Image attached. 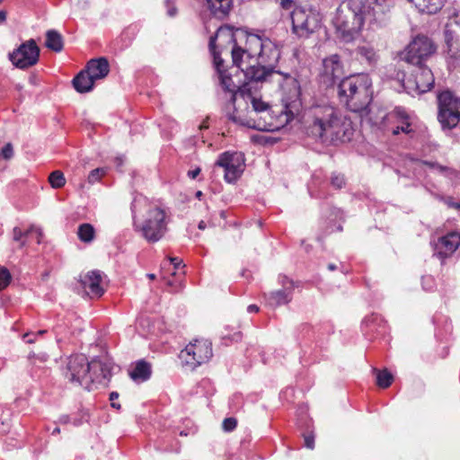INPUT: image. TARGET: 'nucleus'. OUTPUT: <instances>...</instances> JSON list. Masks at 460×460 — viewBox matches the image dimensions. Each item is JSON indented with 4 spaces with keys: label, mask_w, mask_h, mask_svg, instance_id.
Wrapping results in <instances>:
<instances>
[{
    "label": "nucleus",
    "mask_w": 460,
    "mask_h": 460,
    "mask_svg": "<svg viewBox=\"0 0 460 460\" xmlns=\"http://www.w3.org/2000/svg\"><path fill=\"white\" fill-rule=\"evenodd\" d=\"M391 7V0H386L385 4L380 0L371 3L346 0L337 8L332 24L338 37L344 42H350L360 35L365 22H368L371 28L385 25Z\"/></svg>",
    "instance_id": "nucleus-1"
},
{
    "label": "nucleus",
    "mask_w": 460,
    "mask_h": 460,
    "mask_svg": "<svg viewBox=\"0 0 460 460\" xmlns=\"http://www.w3.org/2000/svg\"><path fill=\"white\" fill-rule=\"evenodd\" d=\"M244 48H234L233 63L239 68L248 80L264 82L256 76L257 70L263 68L267 71H277L276 65L280 58L278 46L269 38L256 34H243Z\"/></svg>",
    "instance_id": "nucleus-2"
},
{
    "label": "nucleus",
    "mask_w": 460,
    "mask_h": 460,
    "mask_svg": "<svg viewBox=\"0 0 460 460\" xmlns=\"http://www.w3.org/2000/svg\"><path fill=\"white\" fill-rule=\"evenodd\" d=\"M307 134L323 142L350 139V123L343 121L330 105H315L307 113Z\"/></svg>",
    "instance_id": "nucleus-3"
},
{
    "label": "nucleus",
    "mask_w": 460,
    "mask_h": 460,
    "mask_svg": "<svg viewBox=\"0 0 460 460\" xmlns=\"http://www.w3.org/2000/svg\"><path fill=\"white\" fill-rule=\"evenodd\" d=\"M258 82L249 80L240 88V96L246 103L250 102L252 109L246 114H242L236 109L227 113L229 120L236 125L247 127L260 131H275L279 126L274 123V117L270 106L263 102L252 92L254 84Z\"/></svg>",
    "instance_id": "nucleus-4"
},
{
    "label": "nucleus",
    "mask_w": 460,
    "mask_h": 460,
    "mask_svg": "<svg viewBox=\"0 0 460 460\" xmlns=\"http://www.w3.org/2000/svg\"><path fill=\"white\" fill-rule=\"evenodd\" d=\"M64 375L69 382L93 390L107 385L111 376V366L99 358L89 361L84 355L76 354L68 358Z\"/></svg>",
    "instance_id": "nucleus-5"
},
{
    "label": "nucleus",
    "mask_w": 460,
    "mask_h": 460,
    "mask_svg": "<svg viewBox=\"0 0 460 460\" xmlns=\"http://www.w3.org/2000/svg\"><path fill=\"white\" fill-rule=\"evenodd\" d=\"M371 80L367 75H350L339 84V98L353 112L363 111L371 102Z\"/></svg>",
    "instance_id": "nucleus-6"
},
{
    "label": "nucleus",
    "mask_w": 460,
    "mask_h": 460,
    "mask_svg": "<svg viewBox=\"0 0 460 460\" xmlns=\"http://www.w3.org/2000/svg\"><path fill=\"white\" fill-rule=\"evenodd\" d=\"M370 121L380 128L391 130L394 135L400 132L408 134L412 131L411 118L402 108H396L387 113L384 110H377L375 114L370 111Z\"/></svg>",
    "instance_id": "nucleus-7"
},
{
    "label": "nucleus",
    "mask_w": 460,
    "mask_h": 460,
    "mask_svg": "<svg viewBox=\"0 0 460 460\" xmlns=\"http://www.w3.org/2000/svg\"><path fill=\"white\" fill-rule=\"evenodd\" d=\"M253 76H256L259 80H264V82L278 83L282 90L287 108L289 105L296 106L299 102L301 94L300 84L296 78L289 74H284L280 71H267L260 68Z\"/></svg>",
    "instance_id": "nucleus-8"
},
{
    "label": "nucleus",
    "mask_w": 460,
    "mask_h": 460,
    "mask_svg": "<svg viewBox=\"0 0 460 460\" xmlns=\"http://www.w3.org/2000/svg\"><path fill=\"white\" fill-rule=\"evenodd\" d=\"M168 217L166 211L158 207H151L146 215L141 226V233L144 238L150 242L159 241L167 232Z\"/></svg>",
    "instance_id": "nucleus-9"
},
{
    "label": "nucleus",
    "mask_w": 460,
    "mask_h": 460,
    "mask_svg": "<svg viewBox=\"0 0 460 460\" xmlns=\"http://www.w3.org/2000/svg\"><path fill=\"white\" fill-rule=\"evenodd\" d=\"M445 52L451 64L460 62V13L454 11L444 27Z\"/></svg>",
    "instance_id": "nucleus-10"
},
{
    "label": "nucleus",
    "mask_w": 460,
    "mask_h": 460,
    "mask_svg": "<svg viewBox=\"0 0 460 460\" xmlns=\"http://www.w3.org/2000/svg\"><path fill=\"white\" fill-rule=\"evenodd\" d=\"M436 50L437 46L429 37L419 34L405 48L402 58L413 66L423 65Z\"/></svg>",
    "instance_id": "nucleus-11"
},
{
    "label": "nucleus",
    "mask_w": 460,
    "mask_h": 460,
    "mask_svg": "<svg viewBox=\"0 0 460 460\" xmlns=\"http://www.w3.org/2000/svg\"><path fill=\"white\" fill-rule=\"evenodd\" d=\"M212 356V343L204 339L190 342L180 353L182 363L191 368L207 363Z\"/></svg>",
    "instance_id": "nucleus-12"
},
{
    "label": "nucleus",
    "mask_w": 460,
    "mask_h": 460,
    "mask_svg": "<svg viewBox=\"0 0 460 460\" xmlns=\"http://www.w3.org/2000/svg\"><path fill=\"white\" fill-rule=\"evenodd\" d=\"M434 75L430 68L424 65L415 66L411 75L402 80L404 90L411 95L429 92L434 85Z\"/></svg>",
    "instance_id": "nucleus-13"
},
{
    "label": "nucleus",
    "mask_w": 460,
    "mask_h": 460,
    "mask_svg": "<svg viewBox=\"0 0 460 460\" xmlns=\"http://www.w3.org/2000/svg\"><path fill=\"white\" fill-rule=\"evenodd\" d=\"M438 120L443 127L453 128L460 119V99L449 91L442 92L438 96Z\"/></svg>",
    "instance_id": "nucleus-14"
},
{
    "label": "nucleus",
    "mask_w": 460,
    "mask_h": 460,
    "mask_svg": "<svg viewBox=\"0 0 460 460\" xmlns=\"http://www.w3.org/2000/svg\"><path fill=\"white\" fill-rule=\"evenodd\" d=\"M293 31L299 37H308L320 26L319 14L313 11L296 8L291 15Z\"/></svg>",
    "instance_id": "nucleus-15"
},
{
    "label": "nucleus",
    "mask_w": 460,
    "mask_h": 460,
    "mask_svg": "<svg viewBox=\"0 0 460 460\" xmlns=\"http://www.w3.org/2000/svg\"><path fill=\"white\" fill-rule=\"evenodd\" d=\"M40 57V49L33 40H30L12 53L9 54V59L18 68L25 69L34 66Z\"/></svg>",
    "instance_id": "nucleus-16"
},
{
    "label": "nucleus",
    "mask_w": 460,
    "mask_h": 460,
    "mask_svg": "<svg viewBox=\"0 0 460 460\" xmlns=\"http://www.w3.org/2000/svg\"><path fill=\"white\" fill-rule=\"evenodd\" d=\"M215 165L222 167L225 170V180L232 183L243 173L244 169V158L240 153L226 152L219 156Z\"/></svg>",
    "instance_id": "nucleus-17"
},
{
    "label": "nucleus",
    "mask_w": 460,
    "mask_h": 460,
    "mask_svg": "<svg viewBox=\"0 0 460 460\" xmlns=\"http://www.w3.org/2000/svg\"><path fill=\"white\" fill-rule=\"evenodd\" d=\"M234 48L243 47L237 43L236 35L227 26L218 28L215 36L210 38L209 49L214 59L216 56L220 57V54L227 49H230L231 56L233 57Z\"/></svg>",
    "instance_id": "nucleus-18"
},
{
    "label": "nucleus",
    "mask_w": 460,
    "mask_h": 460,
    "mask_svg": "<svg viewBox=\"0 0 460 460\" xmlns=\"http://www.w3.org/2000/svg\"><path fill=\"white\" fill-rule=\"evenodd\" d=\"M343 64L337 54L331 55L323 60L320 78L325 86L333 85L343 75Z\"/></svg>",
    "instance_id": "nucleus-19"
},
{
    "label": "nucleus",
    "mask_w": 460,
    "mask_h": 460,
    "mask_svg": "<svg viewBox=\"0 0 460 460\" xmlns=\"http://www.w3.org/2000/svg\"><path fill=\"white\" fill-rule=\"evenodd\" d=\"M460 245V234L451 232L434 242V254L440 259L451 256Z\"/></svg>",
    "instance_id": "nucleus-20"
},
{
    "label": "nucleus",
    "mask_w": 460,
    "mask_h": 460,
    "mask_svg": "<svg viewBox=\"0 0 460 460\" xmlns=\"http://www.w3.org/2000/svg\"><path fill=\"white\" fill-rule=\"evenodd\" d=\"M280 283L282 289L270 292L267 296V303L271 307L287 305L292 300V292L295 288L293 281L287 277H282Z\"/></svg>",
    "instance_id": "nucleus-21"
},
{
    "label": "nucleus",
    "mask_w": 460,
    "mask_h": 460,
    "mask_svg": "<svg viewBox=\"0 0 460 460\" xmlns=\"http://www.w3.org/2000/svg\"><path fill=\"white\" fill-rule=\"evenodd\" d=\"M214 64L217 71L222 88L232 94L231 101L234 102L236 95H240V88H242L243 85H239L233 81L230 75L225 70L223 59L220 57L216 56Z\"/></svg>",
    "instance_id": "nucleus-22"
},
{
    "label": "nucleus",
    "mask_w": 460,
    "mask_h": 460,
    "mask_svg": "<svg viewBox=\"0 0 460 460\" xmlns=\"http://www.w3.org/2000/svg\"><path fill=\"white\" fill-rule=\"evenodd\" d=\"M81 281L84 288L88 290V293L92 296L100 297L104 293V289L101 285L102 281L101 271H89Z\"/></svg>",
    "instance_id": "nucleus-23"
},
{
    "label": "nucleus",
    "mask_w": 460,
    "mask_h": 460,
    "mask_svg": "<svg viewBox=\"0 0 460 460\" xmlns=\"http://www.w3.org/2000/svg\"><path fill=\"white\" fill-rule=\"evenodd\" d=\"M85 71L94 79H102L110 72V65L105 58L91 59L86 66Z\"/></svg>",
    "instance_id": "nucleus-24"
},
{
    "label": "nucleus",
    "mask_w": 460,
    "mask_h": 460,
    "mask_svg": "<svg viewBox=\"0 0 460 460\" xmlns=\"http://www.w3.org/2000/svg\"><path fill=\"white\" fill-rule=\"evenodd\" d=\"M412 3L420 12L429 14L437 13L444 6L446 0H408Z\"/></svg>",
    "instance_id": "nucleus-25"
},
{
    "label": "nucleus",
    "mask_w": 460,
    "mask_h": 460,
    "mask_svg": "<svg viewBox=\"0 0 460 460\" xmlns=\"http://www.w3.org/2000/svg\"><path fill=\"white\" fill-rule=\"evenodd\" d=\"M210 12L218 18H224L230 11L232 0H206Z\"/></svg>",
    "instance_id": "nucleus-26"
},
{
    "label": "nucleus",
    "mask_w": 460,
    "mask_h": 460,
    "mask_svg": "<svg viewBox=\"0 0 460 460\" xmlns=\"http://www.w3.org/2000/svg\"><path fill=\"white\" fill-rule=\"evenodd\" d=\"M95 80L85 71H81L73 80L75 89L79 93L90 92Z\"/></svg>",
    "instance_id": "nucleus-27"
},
{
    "label": "nucleus",
    "mask_w": 460,
    "mask_h": 460,
    "mask_svg": "<svg viewBox=\"0 0 460 460\" xmlns=\"http://www.w3.org/2000/svg\"><path fill=\"white\" fill-rule=\"evenodd\" d=\"M129 375L134 381H146L151 376V366L143 360L138 361Z\"/></svg>",
    "instance_id": "nucleus-28"
},
{
    "label": "nucleus",
    "mask_w": 460,
    "mask_h": 460,
    "mask_svg": "<svg viewBox=\"0 0 460 460\" xmlns=\"http://www.w3.org/2000/svg\"><path fill=\"white\" fill-rule=\"evenodd\" d=\"M46 47L55 52H60L63 49V38L60 33L55 30H49L46 33Z\"/></svg>",
    "instance_id": "nucleus-29"
},
{
    "label": "nucleus",
    "mask_w": 460,
    "mask_h": 460,
    "mask_svg": "<svg viewBox=\"0 0 460 460\" xmlns=\"http://www.w3.org/2000/svg\"><path fill=\"white\" fill-rule=\"evenodd\" d=\"M77 235L80 241L84 243H91L95 237L94 227L88 223L81 224L77 229Z\"/></svg>",
    "instance_id": "nucleus-30"
},
{
    "label": "nucleus",
    "mask_w": 460,
    "mask_h": 460,
    "mask_svg": "<svg viewBox=\"0 0 460 460\" xmlns=\"http://www.w3.org/2000/svg\"><path fill=\"white\" fill-rule=\"evenodd\" d=\"M358 55L365 58L368 64H374L377 60V55L374 48L368 45H363L358 48Z\"/></svg>",
    "instance_id": "nucleus-31"
},
{
    "label": "nucleus",
    "mask_w": 460,
    "mask_h": 460,
    "mask_svg": "<svg viewBox=\"0 0 460 460\" xmlns=\"http://www.w3.org/2000/svg\"><path fill=\"white\" fill-rule=\"evenodd\" d=\"M49 181L52 188L59 189L65 185L66 179L62 172L54 171L50 173Z\"/></svg>",
    "instance_id": "nucleus-32"
},
{
    "label": "nucleus",
    "mask_w": 460,
    "mask_h": 460,
    "mask_svg": "<svg viewBox=\"0 0 460 460\" xmlns=\"http://www.w3.org/2000/svg\"><path fill=\"white\" fill-rule=\"evenodd\" d=\"M393 381V376L387 370L378 371L376 375V384L382 388L390 386Z\"/></svg>",
    "instance_id": "nucleus-33"
},
{
    "label": "nucleus",
    "mask_w": 460,
    "mask_h": 460,
    "mask_svg": "<svg viewBox=\"0 0 460 460\" xmlns=\"http://www.w3.org/2000/svg\"><path fill=\"white\" fill-rule=\"evenodd\" d=\"M30 234L29 229L26 231H22L19 227H14L13 230V241L19 243V247L22 248L26 245V240L27 236Z\"/></svg>",
    "instance_id": "nucleus-34"
},
{
    "label": "nucleus",
    "mask_w": 460,
    "mask_h": 460,
    "mask_svg": "<svg viewBox=\"0 0 460 460\" xmlns=\"http://www.w3.org/2000/svg\"><path fill=\"white\" fill-rule=\"evenodd\" d=\"M12 275L10 271L3 266H0V290L4 289L11 282Z\"/></svg>",
    "instance_id": "nucleus-35"
},
{
    "label": "nucleus",
    "mask_w": 460,
    "mask_h": 460,
    "mask_svg": "<svg viewBox=\"0 0 460 460\" xmlns=\"http://www.w3.org/2000/svg\"><path fill=\"white\" fill-rule=\"evenodd\" d=\"M105 172L102 168H96L90 172L88 175V181L91 184H93L101 180V178L104 175Z\"/></svg>",
    "instance_id": "nucleus-36"
},
{
    "label": "nucleus",
    "mask_w": 460,
    "mask_h": 460,
    "mask_svg": "<svg viewBox=\"0 0 460 460\" xmlns=\"http://www.w3.org/2000/svg\"><path fill=\"white\" fill-rule=\"evenodd\" d=\"M237 425V420L234 418H226L223 421V429L225 431H233Z\"/></svg>",
    "instance_id": "nucleus-37"
},
{
    "label": "nucleus",
    "mask_w": 460,
    "mask_h": 460,
    "mask_svg": "<svg viewBox=\"0 0 460 460\" xmlns=\"http://www.w3.org/2000/svg\"><path fill=\"white\" fill-rule=\"evenodd\" d=\"M331 182L335 188L341 189L345 184L344 177L341 174H333Z\"/></svg>",
    "instance_id": "nucleus-38"
},
{
    "label": "nucleus",
    "mask_w": 460,
    "mask_h": 460,
    "mask_svg": "<svg viewBox=\"0 0 460 460\" xmlns=\"http://www.w3.org/2000/svg\"><path fill=\"white\" fill-rule=\"evenodd\" d=\"M29 231H30V234H36V241L38 243H40L41 238L43 235L42 229L38 226H31L29 228Z\"/></svg>",
    "instance_id": "nucleus-39"
},
{
    "label": "nucleus",
    "mask_w": 460,
    "mask_h": 460,
    "mask_svg": "<svg viewBox=\"0 0 460 460\" xmlns=\"http://www.w3.org/2000/svg\"><path fill=\"white\" fill-rule=\"evenodd\" d=\"M29 358L31 360L32 364H36L37 360H39L41 363L45 362L48 358V356L44 353H40L38 356H36L35 354H30Z\"/></svg>",
    "instance_id": "nucleus-40"
},
{
    "label": "nucleus",
    "mask_w": 460,
    "mask_h": 460,
    "mask_svg": "<svg viewBox=\"0 0 460 460\" xmlns=\"http://www.w3.org/2000/svg\"><path fill=\"white\" fill-rule=\"evenodd\" d=\"M305 446L307 448L313 449L314 447V438L311 435L305 437Z\"/></svg>",
    "instance_id": "nucleus-41"
},
{
    "label": "nucleus",
    "mask_w": 460,
    "mask_h": 460,
    "mask_svg": "<svg viewBox=\"0 0 460 460\" xmlns=\"http://www.w3.org/2000/svg\"><path fill=\"white\" fill-rule=\"evenodd\" d=\"M44 332H45V331H40V332H38L37 333H25V334L23 335V338H24V339L28 338V339L26 340V342H28V343H33V342H34V339L31 338V336H34V337H36V336H38V335H41V334H42V333H44Z\"/></svg>",
    "instance_id": "nucleus-42"
},
{
    "label": "nucleus",
    "mask_w": 460,
    "mask_h": 460,
    "mask_svg": "<svg viewBox=\"0 0 460 460\" xmlns=\"http://www.w3.org/2000/svg\"><path fill=\"white\" fill-rule=\"evenodd\" d=\"M199 172H200V169L199 168H196V169H194L192 171H189L188 175H189L190 178L195 179L199 174Z\"/></svg>",
    "instance_id": "nucleus-43"
},
{
    "label": "nucleus",
    "mask_w": 460,
    "mask_h": 460,
    "mask_svg": "<svg viewBox=\"0 0 460 460\" xmlns=\"http://www.w3.org/2000/svg\"><path fill=\"white\" fill-rule=\"evenodd\" d=\"M171 262L173 264L174 269H178L181 264V261L178 258H170Z\"/></svg>",
    "instance_id": "nucleus-44"
},
{
    "label": "nucleus",
    "mask_w": 460,
    "mask_h": 460,
    "mask_svg": "<svg viewBox=\"0 0 460 460\" xmlns=\"http://www.w3.org/2000/svg\"><path fill=\"white\" fill-rule=\"evenodd\" d=\"M291 0H281L280 4L283 8L288 9L291 5Z\"/></svg>",
    "instance_id": "nucleus-45"
},
{
    "label": "nucleus",
    "mask_w": 460,
    "mask_h": 460,
    "mask_svg": "<svg viewBox=\"0 0 460 460\" xmlns=\"http://www.w3.org/2000/svg\"><path fill=\"white\" fill-rule=\"evenodd\" d=\"M247 311L249 313H257V312H259V307L256 305H250L247 307Z\"/></svg>",
    "instance_id": "nucleus-46"
},
{
    "label": "nucleus",
    "mask_w": 460,
    "mask_h": 460,
    "mask_svg": "<svg viewBox=\"0 0 460 460\" xmlns=\"http://www.w3.org/2000/svg\"><path fill=\"white\" fill-rule=\"evenodd\" d=\"M447 205L449 207H452V208H457V209H460V203H457V202H454L452 201L451 199H448L447 201Z\"/></svg>",
    "instance_id": "nucleus-47"
},
{
    "label": "nucleus",
    "mask_w": 460,
    "mask_h": 460,
    "mask_svg": "<svg viewBox=\"0 0 460 460\" xmlns=\"http://www.w3.org/2000/svg\"><path fill=\"white\" fill-rule=\"evenodd\" d=\"M6 20V12L0 10V24L4 23Z\"/></svg>",
    "instance_id": "nucleus-48"
},
{
    "label": "nucleus",
    "mask_w": 460,
    "mask_h": 460,
    "mask_svg": "<svg viewBox=\"0 0 460 460\" xmlns=\"http://www.w3.org/2000/svg\"><path fill=\"white\" fill-rule=\"evenodd\" d=\"M119 394L117 392H112L110 394V400L114 401L115 399H118Z\"/></svg>",
    "instance_id": "nucleus-49"
},
{
    "label": "nucleus",
    "mask_w": 460,
    "mask_h": 460,
    "mask_svg": "<svg viewBox=\"0 0 460 460\" xmlns=\"http://www.w3.org/2000/svg\"><path fill=\"white\" fill-rule=\"evenodd\" d=\"M436 167H437L439 171H441V172H442V171H447V172H450V173H451V172H453V171H452V170H450V169H447V168H444V167H443V166H441V165H437Z\"/></svg>",
    "instance_id": "nucleus-50"
},
{
    "label": "nucleus",
    "mask_w": 460,
    "mask_h": 460,
    "mask_svg": "<svg viewBox=\"0 0 460 460\" xmlns=\"http://www.w3.org/2000/svg\"><path fill=\"white\" fill-rule=\"evenodd\" d=\"M199 229L204 230L206 228V224L204 221H200L198 226Z\"/></svg>",
    "instance_id": "nucleus-51"
},
{
    "label": "nucleus",
    "mask_w": 460,
    "mask_h": 460,
    "mask_svg": "<svg viewBox=\"0 0 460 460\" xmlns=\"http://www.w3.org/2000/svg\"><path fill=\"white\" fill-rule=\"evenodd\" d=\"M336 268H337V267H336V265H335V264H333V263H330V264L328 265V269H329L330 270H336Z\"/></svg>",
    "instance_id": "nucleus-52"
},
{
    "label": "nucleus",
    "mask_w": 460,
    "mask_h": 460,
    "mask_svg": "<svg viewBox=\"0 0 460 460\" xmlns=\"http://www.w3.org/2000/svg\"><path fill=\"white\" fill-rule=\"evenodd\" d=\"M147 278H148L149 279L153 280V279H155V274H153V273H149V274H147Z\"/></svg>",
    "instance_id": "nucleus-53"
},
{
    "label": "nucleus",
    "mask_w": 460,
    "mask_h": 460,
    "mask_svg": "<svg viewBox=\"0 0 460 460\" xmlns=\"http://www.w3.org/2000/svg\"><path fill=\"white\" fill-rule=\"evenodd\" d=\"M111 406H112L113 408H117V409H119V408H120V405H119V404H117V403L113 402H111Z\"/></svg>",
    "instance_id": "nucleus-54"
},
{
    "label": "nucleus",
    "mask_w": 460,
    "mask_h": 460,
    "mask_svg": "<svg viewBox=\"0 0 460 460\" xmlns=\"http://www.w3.org/2000/svg\"><path fill=\"white\" fill-rule=\"evenodd\" d=\"M196 196L198 198H199L200 196H202V192L200 190H199L197 193H196Z\"/></svg>",
    "instance_id": "nucleus-55"
},
{
    "label": "nucleus",
    "mask_w": 460,
    "mask_h": 460,
    "mask_svg": "<svg viewBox=\"0 0 460 460\" xmlns=\"http://www.w3.org/2000/svg\"><path fill=\"white\" fill-rule=\"evenodd\" d=\"M386 0H380L382 4H385ZM392 4H394V0H391Z\"/></svg>",
    "instance_id": "nucleus-56"
},
{
    "label": "nucleus",
    "mask_w": 460,
    "mask_h": 460,
    "mask_svg": "<svg viewBox=\"0 0 460 460\" xmlns=\"http://www.w3.org/2000/svg\"><path fill=\"white\" fill-rule=\"evenodd\" d=\"M137 202H138V200H137V199H135V200H134V203H133V207H135V206H136V204H137Z\"/></svg>",
    "instance_id": "nucleus-57"
},
{
    "label": "nucleus",
    "mask_w": 460,
    "mask_h": 460,
    "mask_svg": "<svg viewBox=\"0 0 460 460\" xmlns=\"http://www.w3.org/2000/svg\"><path fill=\"white\" fill-rule=\"evenodd\" d=\"M169 13H170V15H173V13H174L173 10L169 11Z\"/></svg>",
    "instance_id": "nucleus-58"
},
{
    "label": "nucleus",
    "mask_w": 460,
    "mask_h": 460,
    "mask_svg": "<svg viewBox=\"0 0 460 460\" xmlns=\"http://www.w3.org/2000/svg\"><path fill=\"white\" fill-rule=\"evenodd\" d=\"M54 432H59V429H56Z\"/></svg>",
    "instance_id": "nucleus-59"
},
{
    "label": "nucleus",
    "mask_w": 460,
    "mask_h": 460,
    "mask_svg": "<svg viewBox=\"0 0 460 460\" xmlns=\"http://www.w3.org/2000/svg\"><path fill=\"white\" fill-rule=\"evenodd\" d=\"M3 0H0V4L2 3Z\"/></svg>",
    "instance_id": "nucleus-60"
}]
</instances>
